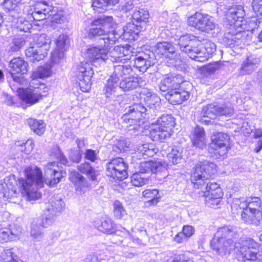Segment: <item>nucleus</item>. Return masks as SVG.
Listing matches in <instances>:
<instances>
[{
  "instance_id": "nucleus-1",
  "label": "nucleus",
  "mask_w": 262,
  "mask_h": 262,
  "mask_svg": "<svg viewBox=\"0 0 262 262\" xmlns=\"http://www.w3.org/2000/svg\"><path fill=\"white\" fill-rule=\"evenodd\" d=\"M24 172L26 179H19L18 184L22 194L29 201L41 198V193L38 189L42 187L44 183L53 187L60 181L65 173L55 162L47 164L45 170L46 177L44 180L41 169L36 166L27 167Z\"/></svg>"
},
{
  "instance_id": "nucleus-2",
  "label": "nucleus",
  "mask_w": 262,
  "mask_h": 262,
  "mask_svg": "<svg viewBox=\"0 0 262 262\" xmlns=\"http://www.w3.org/2000/svg\"><path fill=\"white\" fill-rule=\"evenodd\" d=\"M108 50L101 46L98 48L92 47L88 49L86 57L89 61H82L78 67L77 78L80 90L84 92H89L91 86V78L94 74L92 65L95 67L103 64L106 62V52Z\"/></svg>"
},
{
  "instance_id": "nucleus-3",
  "label": "nucleus",
  "mask_w": 262,
  "mask_h": 262,
  "mask_svg": "<svg viewBox=\"0 0 262 262\" xmlns=\"http://www.w3.org/2000/svg\"><path fill=\"white\" fill-rule=\"evenodd\" d=\"M245 15V11L241 5H233L230 7L226 13V19L230 25L228 33L231 35V39L233 41L239 39L244 44H249L248 40L251 35L243 31L244 29L241 24Z\"/></svg>"
},
{
  "instance_id": "nucleus-4",
  "label": "nucleus",
  "mask_w": 262,
  "mask_h": 262,
  "mask_svg": "<svg viewBox=\"0 0 262 262\" xmlns=\"http://www.w3.org/2000/svg\"><path fill=\"white\" fill-rule=\"evenodd\" d=\"M216 166L213 163L207 161H200L193 168L191 174L190 180L195 188L203 189L204 187L205 191H211L221 188L216 183L206 184L205 180L211 178L216 172Z\"/></svg>"
},
{
  "instance_id": "nucleus-5",
  "label": "nucleus",
  "mask_w": 262,
  "mask_h": 262,
  "mask_svg": "<svg viewBox=\"0 0 262 262\" xmlns=\"http://www.w3.org/2000/svg\"><path fill=\"white\" fill-rule=\"evenodd\" d=\"M144 102L146 106H144L141 103L136 104L129 107L128 112L130 114L135 113L137 117L133 118L131 117L127 118L128 116L124 115V119H128L129 123L134 122V125H130L129 130H138L140 126L137 123L140 119L142 114L146 113H151L155 112V110H158L160 107V98L156 94L152 93L150 92H147L144 97Z\"/></svg>"
},
{
  "instance_id": "nucleus-6",
  "label": "nucleus",
  "mask_w": 262,
  "mask_h": 262,
  "mask_svg": "<svg viewBox=\"0 0 262 262\" xmlns=\"http://www.w3.org/2000/svg\"><path fill=\"white\" fill-rule=\"evenodd\" d=\"M237 235L236 228L230 226H226L218 229L214 238L211 242V246L214 250L222 255L229 254L232 248V238Z\"/></svg>"
},
{
  "instance_id": "nucleus-7",
  "label": "nucleus",
  "mask_w": 262,
  "mask_h": 262,
  "mask_svg": "<svg viewBox=\"0 0 262 262\" xmlns=\"http://www.w3.org/2000/svg\"><path fill=\"white\" fill-rule=\"evenodd\" d=\"M132 71V69L129 65L114 64V71L112 75L107 80L103 89L104 94L106 97L113 99L112 96H115L114 93L117 89L120 78L124 76L129 75Z\"/></svg>"
},
{
  "instance_id": "nucleus-8",
  "label": "nucleus",
  "mask_w": 262,
  "mask_h": 262,
  "mask_svg": "<svg viewBox=\"0 0 262 262\" xmlns=\"http://www.w3.org/2000/svg\"><path fill=\"white\" fill-rule=\"evenodd\" d=\"M152 50L156 56L168 59L170 63L176 65L181 60L180 55L176 52L175 47L171 42H159L152 47Z\"/></svg>"
},
{
  "instance_id": "nucleus-9",
  "label": "nucleus",
  "mask_w": 262,
  "mask_h": 262,
  "mask_svg": "<svg viewBox=\"0 0 262 262\" xmlns=\"http://www.w3.org/2000/svg\"><path fill=\"white\" fill-rule=\"evenodd\" d=\"M258 244L249 238L235 243L234 247L237 249L243 260H254L257 259Z\"/></svg>"
},
{
  "instance_id": "nucleus-10",
  "label": "nucleus",
  "mask_w": 262,
  "mask_h": 262,
  "mask_svg": "<svg viewBox=\"0 0 262 262\" xmlns=\"http://www.w3.org/2000/svg\"><path fill=\"white\" fill-rule=\"evenodd\" d=\"M114 25L113 18L112 16H103L94 20L91 28L88 33L90 38L104 36L107 32H109V29Z\"/></svg>"
},
{
  "instance_id": "nucleus-11",
  "label": "nucleus",
  "mask_w": 262,
  "mask_h": 262,
  "mask_svg": "<svg viewBox=\"0 0 262 262\" xmlns=\"http://www.w3.org/2000/svg\"><path fill=\"white\" fill-rule=\"evenodd\" d=\"M127 164L125 163L123 159L117 158L111 160L106 165V174L114 179L122 180L127 176L126 171Z\"/></svg>"
},
{
  "instance_id": "nucleus-12",
  "label": "nucleus",
  "mask_w": 262,
  "mask_h": 262,
  "mask_svg": "<svg viewBox=\"0 0 262 262\" xmlns=\"http://www.w3.org/2000/svg\"><path fill=\"white\" fill-rule=\"evenodd\" d=\"M48 88L44 84H40L39 86L22 90L19 93L20 99L30 104L38 102L42 97L46 96Z\"/></svg>"
},
{
  "instance_id": "nucleus-13",
  "label": "nucleus",
  "mask_w": 262,
  "mask_h": 262,
  "mask_svg": "<svg viewBox=\"0 0 262 262\" xmlns=\"http://www.w3.org/2000/svg\"><path fill=\"white\" fill-rule=\"evenodd\" d=\"M52 219L49 217L42 216L34 220L31 225L30 236L35 242L40 241L43 235V228L52 224Z\"/></svg>"
},
{
  "instance_id": "nucleus-14",
  "label": "nucleus",
  "mask_w": 262,
  "mask_h": 262,
  "mask_svg": "<svg viewBox=\"0 0 262 262\" xmlns=\"http://www.w3.org/2000/svg\"><path fill=\"white\" fill-rule=\"evenodd\" d=\"M212 147L215 153L224 156L227 152L229 143V136L225 133H216L212 136Z\"/></svg>"
},
{
  "instance_id": "nucleus-15",
  "label": "nucleus",
  "mask_w": 262,
  "mask_h": 262,
  "mask_svg": "<svg viewBox=\"0 0 262 262\" xmlns=\"http://www.w3.org/2000/svg\"><path fill=\"white\" fill-rule=\"evenodd\" d=\"M107 53L106 62L110 60L114 64L118 63H124V61L129 60L130 57V51L122 46H115L114 48Z\"/></svg>"
},
{
  "instance_id": "nucleus-16",
  "label": "nucleus",
  "mask_w": 262,
  "mask_h": 262,
  "mask_svg": "<svg viewBox=\"0 0 262 262\" xmlns=\"http://www.w3.org/2000/svg\"><path fill=\"white\" fill-rule=\"evenodd\" d=\"M145 176L146 173H163L164 176L167 175V169L166 167L162 164L161 162L157 161H146L141 162L139 167V172Z\"/></svg>"
},
{
  "instance_id": "nucleus-17",
  "label": "nucleus",
  "mask_w": 262,
  "mask_h": 262,
  "mask_svg": "<svg viewBox=\"0 0 262 262\" xmlns=\"http://www.w3.org/2000/svg\"><path fill=\"white\" fill-rule=\"evenodd\" d=\"M260 59L255 55L248 56L243 61L238 69L241 75L250 74L259 66Z\"/></svg>"
},
{
  "instance_id": "nucleus-18",
  "label": "nucleus",
  "mask_w": 262,
  "mask_h": 262,
  "mask_svg": "<svg viewBox=\"0 0 262 262\" xmlns=\"http://www.w3.org/2000/svg\"><path fill=\"white\" fill-rule=\"evenodd\" d=\"M9 67L11 68L10 73L14 81L18 82L19 77L15 76V74L26 73L28 69V64L19 57L14 58L10 62Z\"/></svg>"
},
{
  "instance_id": "nucleus-19",
  "label": "nucleus",
  "mask_w": 262,
  "mask_h": 262,
  "mask_svg": "<svg viewBox=\"0 0 262 262\" xmlns=\"http://www.w3.org/2000/svg\"><path fill=\"white\" fill-rule=\"evenodd\" d=\"M145 29V25L138 26L132 23H128L123 27L121 35L122 38L126 40H135L138 37L139 33Z\"/></svg>"
},
{
  "instance_id": "nucleus-20",
  "label": "nucleus",
  "mask_w": 262,
  "mask_h": 262,
  "mask_svg": "<svg viewBox=\"0 0 262 262\" xmlns=\"http://www.w3.org/2000/svg\"><path fill=\"white\" fill-rule=\"evenodd\" d=\"M200 43L198 37L191 34H185L182 36L179 39L178 45L180 50L188 55L194 46Z\"/></svg>"
},
{
  "instance_id": "nucleus-21",
  "label": "nucleus",
  "mask_w": 262,
  "mask_h": 262,
  "mask_svg": "<svg viewBox=\"0 0 262 262\" xmlns=\"http://www.w3.org/2000/svg\"><path fill=\"white\" fill-rule=\"evenodd\" d=\"M189 96L188 92L181 89L171 90L165 94L166 98L173 104H181L188 99Z\"/></svg>"
},
{
  "instance_id": "nucleus-22",
  "label": "nucleus",
  "mask_w": 262,
  "mask_h": 262,
  "mask_svg": "<svg viewBox=\"0 0 262 262\" xmlns=\"http://www.w3.org/2000/svg\"><path fill=\"white\" fill-rule=\"evenodd\" d=\"M64 207V203L60 198L53 199L47 206L45 216L52 219L53 223L54 217L62 211Z\"/></svg>"
},
{
  "instance_id": "nucleus-23",
  "label": "nucleus",
  "mask_w": 262,
  "mask_h": 262,
  "mask_svg": "<svg viewBox=\"0 0 262 262\" xmlns=\"http://www.w3.org/2000/svg\"><path fill=\"white\" fill-rule=\"evenodd\" d=\"M144 84L142 78L138 76L124 77L118 85L124 91H132Z\"/></svg>"
},
{
  "instance_id": "nucleus-24",
  "label": "nucleus",
  "mask_w": 262,
  "mask_h": 262,
  "mask_svg": "<svg viewBox=\"0 0 262 262\" xmlns=\"http://www.w3.org/2000/svg\"><path fill=\"white\" fill-rule=\"evenodd\" d=\"M94 226L99 231L107 234H113L116 231L115 224L111 219L107 216L96 220Z\"/></svg>"
},
{
  "instance_id": "nucleus-25",
  "label": "nucleus",
  "mask_w": 262,
  "mask_h": 262,
  "mask_svg": "<svg viewBox=\"0 0 262 262\" xmlns=\"http://www.w3.org/2000/svg\"><path fill=\"white\" fill-rule=\"evenodd\" d=\"M126 232L128 237H126L124 238H123L122 237L117 234H112L113 235L110 238L111 242L114 244L120 245L123 247H133L129 242L130 239L133 240V243L137 244H141L142 243L141 240L138 237L135 238L133 235H130L128 231H126Z\"/></svg>"
},
{
  "instance_id": "nucleus-26",
  "label": "nucleus",
  "mask_w": 262,
  "mask_h": 262,
  "mask_svg": "<svg viewBox=\"0 0 262 262\" xmlns=\"http://www.w3.org/2000/svg\"><path fill=\"white\" fill-rule=\"evenodd\" d=\"M190 52L191 53H189L188 55L190 58L195 61L204 62L210 58L208 53H207L205 50L203 48L202 44L200 40V43L194 46Z\"/></svg>"
},
{
  "instance_id": "nucleus-27",
  "label": "nucleus",
  "mask_w": 262,
  "mask_h": 262,
  "mask_svg": "<svg viewBox=\"0 0 262 262\" xmlns=\"http://www.w3.org/2000/svg\"><path fill=\"white\" fill-rule=\"evenodd\" d=\"M171 135L169 131L164 130L156 124L151 127L149 137L153 141L162 142L169 138Z\"/></svg>"
},
{
  "instance_id": "nucleus-28",
  "label": "nucleus",
  "mask_w": 262,
  "mask_h": 262,
  "mask_svg": "<svg viewBox=\"0 0 262 262\" xmlns=\"http://www.w3.org/2000/svg\"><path fill=\"white\" fill-rule=\"evenodd\" d=\"M71 181L74 184L76 190L80 192H84V188L89 187L90 184L85 180L84 178L79 172L74 171L71 173L70 176Z\"/></svg>"
},
{
  "instance_id": "nucleus-29",
  "label": "nucleus",
  "mask_w": 262,
  "mask_h": 262,
  "mask_svg": "<svg viewBox=\"0 0 262 262\" xmlns=\"http://www.w3.org/2000/svg\"><path fill=\"white\" fill-rule=\"evenodd\" d=\"M115 24L109 29V32H107L102 38L104 42V48L108 50L111 49L112 46L114 45L116 41L120 38L121 33H118L116 30H115Z\"/></svg>"
},
{
  "instance_id": "nucleus-30",
  "label": "nucleus",
  "mask_w": 262,
  "mask_h": 262,
  "mask_svg": "<svg viewBox=\"0 0 262 262\" xmlns=\"http://www.w3.org/2000/svg\"><path fill=\"white\" fill-rule=\"evenodd\" d=\"M149 59V55L145 54L137 56L134 60L133 66L140 71L144 72L151 65Z\"/></svg>"
},
{
  "instance_id": "nucleus-31",
  "label": "nucleus",
  "mask_w": 262,
  "mask_h": 262,
  "mask_svg": "<svg viewBox=\"0 0 262 262\" xmlns=\"http://www.w3.org/2000/svg\"><path fill=\"white\" fill-rule=\"evenodd\" d=\"M217 116H219L218 105L214 104H210L204 106L200 113L202 121L205 122L208 120L203 119V118L214 119Z\"/></svg>"
},
{
  "instance_id": "nucleus-32",
  "label": "nucleus",
  "mask_w": 262,
  "mask_h": 262,
  "mask_svg": "<svg viewBox=\"0 0 262 262\" xmlns=\"http://www.w3.org/2000/svg\"><path fill=\"white\" fill-rule=\"evenodd\" d=\"M192 141L194 146L203 148L205 145V135L203 128L196 126L192 135Z\"/></svg>"
},
{
  "instance_id": "nucleus-33",
  "label": "nucleus",
  "mask_w": 262,
  "mask_h": 262,
  "mask_svg": "<svg viewBox=\"0 0 262 262\" xmlns=\"http://www.w3.org/2000/svg\"><path fill=\"white\" fill-rule=\"evenodd\" d=\"M118 0H94L92 7L98 13H102L108 9L110 6L115 5Z\"/></svg>"
},
{
  "instance_id": "nucleus-34",
  "label": "nucleus",
  "mask_w": 262,
  "mask_h": 262,
  "mask_svg": "<svg viewBox=\"0 0 262 262\" xmlns=\"http://www.w3.org/2000/svg\"><path fill=\"white\" fill-rule=\"evenodd\" d=\"M157 124L164 130L169 131L171 134L172 128L175 124L174 119L171 115H163L158 119Z\"/></svg>"
},
{
  "instance_id": "nucleus-35",
  "label": "nucleus",
  "mask_w": 262,
  "mask_h": 262,
  "mask_svg": "<svg viewBox=\"0 0 262 262\" xmlns=\"http://www.w3.org/2000/svg\"><path fill=\"white\" fill-rule=\"evenodd\" d=\"M45 2H39L36 4L34 12L30 14V17L33 20L39 21L46 19L48 9H46Z\"/></svg>"
},
{
  "instance_id": "nucleus-36",
  "label": "nucleus",
  "mask_w": 262,
  "mask_h": 262,
  "mask_svg": "<svg viewBox=\"0 0 262 262\" xmlns=\"http://www.w3.org/2000/svg\"><path fill=\"white\" fill-rule=\"evenodd\" d=\"M51 41L49 37L45 34H40L36 40V47L42 53L47 54L48 51L50 49Z\"/></svg>"
},
{
  "instance_id": "nucleus-37",
  "label": "nucleus",
  "mask_w": 262,
  "mask_h": 262,
  "mask_svg": "<svg viewBox=\"0 0 262 262\" xmlns=\"http://www.w3.org/2000/svg\"><path fill=\"white\" fill-rule=\"evenodd\" d=\"M27 122L30 128L34 133L39 136L44 133L46 130V124L42 120L29 118Z\"/></svg>"
},
{
  "instance_id": "nucleus-38",
  "label": "nucleus",
  "mask_w": 262,
  "mask_h": 262,
  "mask_svg": "<svg viewBox=\"0 0 262 262\" xmlns=\"http://www.w3.org/2000/svg\"><path fill=\"white\" fill-rule=\"evenodd\" d=\"M25 54L27 57L30 58V60L33 62L42 60L46 56L45 53L40 51L36 46H30L25 51Z\"/></svg>"
},
{
  "instance_id": "nucleus-39",
  "label": "nucleus",
  "mask_w": 262,
  "mask_h": 262,
  "mask_svg": "<svg viewBox=\"0 0 262 262\" xmlns=\"http://www.w3.org/2000/svg\"><path fill=\"white\" fill-rule=\"evenodd\" d=\"M28 18L30 20H28L25 17L20 16L14 20V27L20 31L27 32L30 30L32 28V25L30 21L32 18L30 17V15L28 16Z\"/></svg>"
},
{
  "instance_id": "nucleus-40",
  "label": "nucleus",
  "mask_w": 262,
  "mask_h": 262,
  "mask_svg": "<svg viewBox=\"0 0 262 262\" xmlns=\"http://www.w3.org/2000/svg\"><path fill=\"white\" fill-rule=\"evenodd\" d=\"M78 170L82 173L86 174L92 181L96 179L98 172L88 162H84L78 166Z\"/></svg>"
},
{
  "instance_id": "nucleus-41",
  "label": "nucleus",
  "mask_w": 262,
  "mask_h": 262,
  "mask_svg": "<svg viewBox=\"0 0 262 262\" xmlns=\"http://www.w3.org/2000/svg\"><path fill=\"white\" fill-rule=\"evenodd\" d=\"M15 146L18 150L28 155L34 148V144L32 140H28L25 142L18 141L15 143Z\"/></svg>"
},
{
  "instance_id": "nucleus-42",
  "label": "nucleus",
  "mask_w": 262,
  "mask_h": 262,
  "mask_svg": "<svg viewBox=\"0 0 262 262\" xmlns=\"http://www.w3.org/2000/svg\"><path fill=\"white\" fill-rule=\"evenodd\" d=\"M182 149L180 147H175L167 155L169 161L173 164H177L181 162L183 158Z\"/></svg>"
},
{
  "instance_id": "nucleus-43",
  "label": "nucleus",
  "mask_w": 262,
  "mask_h": 262,
  "mask_svg": "<svg viewBox=\"0 0 262 262\" xmlns=\"http://www.w3.org/2000/svg\"><path fill=\"white\" fill-rule=\"evenodd\" d=\"M51 67L47 64L39 67L33 73L32 76L34 78H44L49 77L51 74Z\"/></svg>"
},
{
  "instance_id": "nucleus-44",
  "label": "nucleus",
  "mask_w": 262,
  "mask_h": 262,
  "mask_svg": "<svg viewBox=\"0 0 262 262\" xmlns=\"http://www.w3.org/2000/svg\"><path fill=\"white\" fill-rule=\"evenodd\" d=\"M132 17L137 22L145 23L147 21L149 17V14L147 10L140 8L135 10Z\"/></svg>"
},
{
  "instance_id": "nucleus-45",
  "label": "nucleus",
  "mask_w": 262,
  "mask_h": 262,
  "mask_svg": "<svg viewBox=\"0 0 262 262\" xmlns=\"http://www.w3.org/2000/svg\"><path fill=\"white\" fill-rule=\"evenodd\" d=\"M215 28V25L211 17L205 14L199 30L208 33L210 31L214 29Z\"/></svg>"
},
{
  "instance_id": "nucleus-46",
  "label": "nucleus",
  "mask_w": 262,
  "mask_h": 262,
  "mask_svg": "<svg viewBox=\"0 0 262 262\" xmlns=\"http://www.w3.org/2000/svg\"><path fill=\"white\" fill-rule=\"evenodd\" d=\"M205 14L196 12L188 19V25L199 30Z\"/></svg>"
},
{
  "instance_id": "nucleus-47",
  "label": "nucleus",
  "mask_w": 262,
  "mask_h": 262,
  "mask_svg": "<svg viewBox=\"0 0 262 262\" xmlns=\"http://www.w3.org/2000/svg\"><path fill=\"white\" fill-rule=\"evenodd\" d=\"M148 181V176H143L139 172L135 173L131 177V183L136 187H141L147 184Z\"/></svg>"
},
{
  "instance_id": "nucleus-48",
  "label": "nucleus",
  "mask_w": 262,
  "mask_h": 262,
  "mask_svg": "<svg viewBox=\"0 0 262 262\" xmlns=\"http://www.w3.org/2000/svg\"><path fill=\"white\" fill-rule=\"evenodd\" d=\"M203 196L205 198V201L208 202L211 200H214L218 202V199L223 196V193L221 188H218L216 190L211 191H204L202 190Z\"/></svg>"
},
{
  "instance_id": "nucleus-49",
  "label": "nucleus",
  "mask_w": 262,
  "mask_h": 262,
  "mask_svg": "<svg viewBox=\"0 0 262 262\" xmlns=\"http://www.w3.org/2000/svg\"><path fill=\"white\" fill-rule=\"evenodd\" d=\"M26 41V36L15 37L11 43L9 52H14L19 51L25 45Z\"/></svg>"
},
{
  "instance_id": "nucleus-50",
  "label": "nucleus",
  "mask_w": 262,
  "mask_h": 262,
  "mask_svg": "<svg viewBox=\"0 0 262 262\" xmlns=\"http://www.w3.org/2000/svg\"><path fill=\"white\" fill-rule=\"evenodd\" d=\"M178 85L171 78L166 77L162 80L159 85L160 90L162 92L169 91Z\"/></svg>"
},
{
  "instance_id": "nucleus-51",
  "label": "nucleus",
  "mask_w": 262,
  "mask_h": 262,
  "mask_svg": "<svg viewBox=\"0 0 262 262\" xmlns=\"http://www.w3.org/2000/svg\"><path fill=\"white\" fill-rule=\"evenodd\" d=\"M261 205V201L258 198L249 199L248 210L252 215L260 213L259 208Z\"/></svg>"
},
{
  "instance_id": "nucleus-52",
  "label": "nucleus",
  "mask_w": 262,
  "mask_h": 262,
  "mask_svg": "<svg viewBox=\"0 0 262 262\" xmlns=\"http://www.w3.org/2000/svg\"><path fill=\"white\" fill-rule=\"evenodd\" d=\"M241 218L243 221L247 224H252L257 226L259 224V220L256 217V214L252 215L249 210L243 211L241 214Z\"/></svg>"
},
{
  "instance_id": "nucleus-53",
  "label": "nucleus",
  "mask_w": 262,
  "mask_h": 262,
  "mask_svg": "<svg viewBox=\"0 0 262 262\" xmlns=\"http://www.w3.org/2000/svg\"><path fill=\"white\" fill-rule=\"evenodd\" d=\"M113 207L114 214L116 218L121 219L126 214L122 204L120 201H115L113 204Z\"/></svg>"
},
{
  "instance_id": "nucleus-54",
  "label": "nucleus",
  "mask_w": 262,
  "mask_h": 262,
  "mask_svg": "<svg viewBox=\"0 0 262 262\" xmlns=\"http://www.w3.org/2000/svg\"><path fill=\"white\" fill-rule=\"evenodd\" d=\"M159 191L156 189H146L143 192V195L147 199H151L149 201L151 204H155L158 202V198H157Z\"/></svg>"
},
{
  "instance_id": "nucleus-55",
  "label": "nucleus",
  "mask_w": 262,
  "mask_h": 262,
  "mask_svg": "<svg viewBox=\"0 0 262 262\" xmlns=\"http://www.w3.org/2000/svg\"><path fill=\"white\" fill-rule=\"evenodd\" d=\"M138 150L142 155L148 157H151L155 153V149L153 148V145L147 143L139 146Z\"/></svg>"
},
{
  "instance_id": "nucleus-56",
  "label": "nucleus",
  "mask_w": 262,
  "mask_h": 262,
  "mask_svg": "<svg viewBox=\"0 0 262 262\" xmlns=\"http://www.w3.org/2000/svg\"><path fill=\"white\" fill-rule=\"evenodd\" d=\"M2 258L3 262H14L18 260L17 256L14 254L12 249H7L2 254Z\"/></svg>"
},
{
  "instance_id": "nucleus-57",
  "label": "nucleus",
  "mask_w": 262,
  "mask_h": 262,
  "mask_svg": "<svg viewBox=\"0 0 262 262\" xmlns=\"http://www.w3.org/2000/svg\"><path fill=\"white\" fill-rule=\"evenodd\" d=\"M7 189L4 192V196L8 199L15 198L19 195V192L16 190L15 187L11 186L10 184H6Z\"/></svg>"
},
{
  "instance_id": "nucleus-58",
  "label": "nucleus",
  "mask_w": 262,
  "mask_h": 262,
  "mask_svg": "<svg viewBox=\"0 0 262 262\" xmlns=\"http://www.w3.org/2000/svg\"><path fill=\"white\" fill-rule=\"evenodd\" d=\"M10 235L11 236L12 241L15 240L18 238L21 233V228L19 226L14 224L11 225L10 228L8 229Z\"/></svg>"
},
{
  "instance_id": "nucleus-59",
  "label": "nucleus",
  "mask_w": 262,
  "mask_h": 262,
  "mask_svg": "<svg viewBox=\"0 0 262 262\" xmlns=\"http://www.w3.org/2000/svg\"><path fill=\"white\" fill-rule=\"evenodd\" d=\"M67 39V36L64 34L59 35L56 40V49L58 50L66 51V41Z\"/></svg>"
},
{
  "instance_id": "nucleus-60",
  "label": "nucleus",
  "mask_w": 262,
  "mask_h": 262,
  "mask_svg": "<svg viewBox=\"0 0 262 262\" xmlns=\"http://www.w3.org/2000/svg\"><path fill=\"white\" fill-rule=\"evenodd\" d=\"M21 0H4L3 6L8 11L15 10L20 4Z\"/></svg>"
},
{
  "instance_id": "nucleus-61",
  "label": "nucleus",
  "mask_w": 262,
  "mask_h": 262,
  "mask_svg": "<svg viewBox=\"0 0 262 262\" xmlns=\"http://www.w3.org/2000/svg\"><path fill=\"white\" fill-rule=\"evenodd\" d=\"M219 116H230L233 113V109L230 105L218 106Z\"/></svg>"
},
{
  "instance_id": "nucleus-62",
  "label": "nucleus",
  "mask_w": 262,
  "mask_h": 262,
  "mask_svg": "<svg viewBox=\"0 0 262 262\" xmlns=\"http://www.w3.org/2000/svg\"><path fill=\"white\" fill-rule=\"evenodd\" d=\"M204 45L203 48L205 50L207 53H208L209 56H210L215 52L216 50V45L211 41L206 40L205 42L202 43Z\"/></svg>"
},
{
  "instance_id": "nucleus-63",
  "label": "nucleus",
  "mask_w": 262,
  "mask_h": 262,
  "mask_svg": "<svg viewBox=\"0 0 262 262\" xmlns=\"http://www.w3.org/2000/svg\"><path fill=\"white\" fill-rule=\"evenodd\" d=\"M64 52L62 50L56 49L51 54V59L53 62L58 63L64 57Z\"/></svg>"
},
{
  "instance_id": "nucleus-64",
  "label": "nucleus",
  "mask_w": 262,
  "mask_h": 262,
  "mask_svg": "<svg viewBox=\"0 0 262 262\" xmlns=\"http://www.w3.org/2000/svg\"><path fill=\"white\" fill-rule=\"evenodd\" d=\"M252 7L255 12L262 15V0H253Z\"/></svg>"
}]
</instances>
